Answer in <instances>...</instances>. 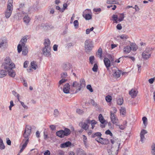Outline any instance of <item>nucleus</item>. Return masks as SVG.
<instances>
[{"instance_id": "nucleus-59", "label": "nucleus", "mask_w": 155, "mask_h": 155, "mask_svg": "<svg viewBox=\"0 0 155 155\" xmlns=\"http://www.w3.org/2000/svg\"><path fill=\"white\" fill-rule=\"evenodd\" d=\"M67 81V80L65 79H62L61 80H60L59 82V84L60 85L62 83L65 82L66 81Z\"/></svg>"}, {"instance_id": "nucleus-9", "label": "nucleus", "mask_w": 155, "mask_h": 155, "mask_svg": "<svg viewBox=\"0 0 155 155\" xmlns=\"http://www.w3.org/2000/svg\"><path fill=\"white\" fill-rule=\"evenodd\" d=\"M27 39L25 37H24L21 39L19 44L17 47L18 51V53H20L22 51V48H23L25 45V44L26 42Z\"/></svg>"}, {"instance_id": "nucleus-62", "label": "nucleus", "mask_w": 155, "mask_h": 155, "mask_svg": "<svg viewBox=\"0 0 155 155\" xmlns=\"http://www.w3.org/2000/svg\"><path fill=\"white\" fill-rule=\"evenodd\" d=\"M61 75V77L63 78H65L67 76V73L66 72L62 73Z\"/></svg>"}, {"instance_id": "nucleus-43", "label": "nucleus", "mask_w": 155, "mask_h": 155, "mask_svg": "<svg viewBox=\"0 0 155 155\" xmlns=\"http://www.w3.org/2000/svg\"><path fill=\"white\" fill-rule=\"evenodd\" d=\"M142 120L143 122V123L144 125L145 126H146L147 124V118L146 117H144L142 118Z\"/></svg>"}, {"instance_id": "nucleus-37", "label": "nucleus", "mask_w": 155, "mask_h": 155, "mask_svg": "<svg viewBox=\"0 0 155 155\" xmlns=\"http://www.w3.org/2000/svg\"><path fill=\"white\" fill-rule=\"evenodd\" d=\"M117 111L116 108L115 107H112V110L110 111V114H115Z\"/></svg>"}, {"instance_id": "nucleus-53", "label": "nucleus", "mask_w": 155, "mask_h": 155, "mask_svg": "<svg viewBox=\"0 0 155 155\" xmlns=\"http://www.w3.org/2000/svg\"><path fill=\"white\" fill-rule=\"evenodd\" d=\"M13 94L15 96L17 97L18 101H19V95L15 91H13Z\"/></svg>"}, {"instance_id": "nucleus-12", "label": "nucleus", "mask_w": 155, "mask_h": 155, "mask_svg": "<svg viewBox=\"0 0 155 155\" xmlns=\"http://www.w3.org/2000/svg\"><path fill=\"white\" fill-rule=\"evenodd\" d=\"M111 141L113 145L112 147H114L116 150H118L120 144V141L119 140H111Z\"/></svg>"}, {"instance_id": "nucleus-26", "label": "nucleus", "mask_w": 155, "mask_h": 155, "mask_svg": "<svg viewBox=\"0 0 155 155\" xmlns=\"http://www.w3.org/2000/svg\"><path fill=\"white\" fill-rule=\"evenodd\" d=\"M7 74V72L5 70H0V78H2L5 77Z\"/></svg>"}, {"instance_id": "nucleus-46", "label": "nucleus", "mask_w": 155, "mask_h": 155, "mask_svg": "<svg viewBox=\"0 0 155 155\" xmlns=\"http://www.w3.org/2000/svg\"><path fill=\"white\" fill-rule=\"evenodd\" d=\"M95 58L94 56H91L89 58V61L90 63L92 64L94 63Z\"/></svg>"}, {"instance_id": "nucleus-44", "label": "nucleus", "mask_w": 155, "mask_h": 155, "mask_svg": "<svg viewBox=\"0 0 155 155\" xmlns=\"http://www.w3.org/2000/svg\"><path fill=\"white\" fill-rule=\"evenodd\" d=\"M117 103L118 104L121 105L123 103V100L122 99L119 98L117 100Z\"/></svg>"}, {"instance_id": "nucleus-49", "label": "nucleus", "mask_w": 155, "mask_h": 155, "mask_svg": "<svg viewBox=\"0 0 155 155\" xmlns=\"http://www.w3.org/2000/svg\"><path fill=\"white\" fill-rule=\"evenodd\" d=\"M74 25L76 28H77L78 27V22L77 20H75L74 22Z\"/></svg>"}, {"instance_id": "nucleus-61", "label": "nucleus", "mask_w": 155, "mask_h": 155, "mask_svg": "<svg viewBox=\"0 0 155 155\" xmlns=\"http://www.w3.org/2000/svg\"><path fill=\"white\" fill-rule=\"evenodd\" d=\"M49 127L50 129L52 130H56V126L54 125H51Z\"/></svg>"}, {"instance_id": "nucleus-57", "label": "nucleus", "mask_w": 155, "mask_h": 155, "mask_svg": "<svg viewBox=\"0 0 155 155\" xmlns=\"http://www.w3.org/2000/svg\"><path fill=\"white\" fill-rule=\"evenodd\" d=\"M105 134L107 135H109L111 136H113V134L111 132L110 130H108L105 131Z\"/></svg>"}, {"instance_id": "nucleus-52", "label": "nucleus", "mask_w": 155, "mask_h": 155, "mask_svg": "<svg viewBox=\"0 0 155 155\" xmlns=\"http://www.w3.org/2000/svg\"><path fill=\"white\" fill-rule=\"evenodd\" d=\"M59 114V111L57 109L54 110V115L55 117L58 116Z\"/></svg>"}, {"instance_id": "nucleus-20", "label": "nucleus", "mask_w": 155, "mask_h": 155, "mask_svg": "<svg viewBox=\"0 0 155 155\" xmlns=\"http://www.w3.org/2000/svg\"><path fill=\"white\" fill-rule=\"evenodd\" d=\"M70 85L68 83L66 84L64 86L63 91L66 94H68L69 92Z\"/></svg>"}, {"instance_id": "nucleus-33", "label": "nucleus", "mask_w": 155, "mask_h": 155, "mask_svg": "<svg viewBox=\"0 0 155 155\" xmlns=\"http://www.w3.org/2000/svg\"><path fill=\"white\" fill-rule=\"evenodd\" d=\"M83 16L87 20H90L92 18L91 15L90 14H83Z\"/></svg>"}, {"instance_id": "nucleus-15", "label": "nucleus", "mask_w": 155, "mask_h": 155, "mask_svg": "<svg viewBox=\"0 0 155 155\" xmlns=\"http://www.w3.org/2000/svg\"><path fill=\"white\" fill-rule=\"evenodd\" d=\"M110 118L113 124L117 125L118 119L115 114H110Z\"/></svg>"}, {"instance_id": "nucleus-30", "label": "nucleus", "mask_w": 155, "mask_h": 155, "mask_svg": "<svg viewBox=\"0 0 155 155\" xmlns=\"http://www.w3.org/2000/svg\"><path fill=\"white\" fill-rule=\"evenodd\" d=\"M102 135V134L100 132H97L93 134L92 135L91 137L92 138H94L96 137H101Z\"/></svg>"}, {"instance_id": "nucleus-18", "label": "nucleus", "mask_w": 155, "mask_h": 155, "mask_svg": "<svg viewBox=\"0 0 155 155\" xmlns=\"http://www.w3.org/2000/svg\"><path fill=\"white\" fill-rule=\"evenodd\" d=\"M138 92L137 90L132 89L129 91V93L132 98H134L137 96Z\"/></svg>"}, {"instance_id": "nucleus-25", "label": "nucleus", "mask_w": 155, "mask_h": 155, "mask_svg": "<svg viewBox=\"0 0 155 155\" xmlns=\"http://www.w3.org/2000/svg\"><path fill=\"white\" fill-rule=\"evenodd\" d=\"M31 68L35 70L38 68L37 63L34 61H33L31 62Z\"/></svg>"}, {"instance_id": "nucleus-48", "label": "nucleus", "mask_w": 155, "mask_h": 155, "mask_svg": "<svg viewBox=\"0 0 155 155\" xmlns=\"http://www.w3.org/2000/svg\"><path fill=\"white\" fill-rule=\"evenodd\" d=\"M87 88L90 92H92L93 91V90L91 85H87Z\"/></svg>"}, {"instance_id": "nucleus-2", "label": "nucleus", "mask_w": 155, "mask_h": 155, "mask_svg": "<svg viewBox=\"0 0 155 155\" xmlns=\"http://www.w3.org/2000/svg\"><path fill=\"white\" fill-rule=\"evenodd\" d=\"M80 83L77 81H75L73 82L72 87L78 89L76 91V92L80 91L82 88L85 87L86 85L85 82L84 78H81L80 81Z\"/></svg>"}, {"instance_id": "nucleus-63", "label": "nucleus", "mask_w": 155, "mask_h": 155, "mask_svg": "<svg viewBox=\"0 0 155 155\" xmlns=\"http://www.w3.org/2000/svg\"><path fill=\"white\" fill-rule=\"evenodd\" d=\"M6 140V143L7 144L9 145H10L11 143V140L9 139L8 138H7Z\"/></svg>"}, {"instance_id": "nucleus-8", "label": "nucleus", "mask_w": 155, "mask_h": 155, "mask_svg": "<svg viewBox=\"0 0 155 155\" xmlns=\"http://www.w3.org/2000/svg\"><path fill=\"white\" fill-rule=\"evenodd\" d=\"M113 72V75L114 78H117L120 77L121 74L122 73V75H124L125 72L122 73V71L118 69V68L114 67L112 68Z\"/></svg>"}, {"instance_id": "nucleus-19", "label": "nucleus", "mask_w": 155, "mask_h": 155, "mask_svg": "<svg viewBox=\"0 0 155 155\" xmlns=\"http://www.w3.org/2000/svg\"><path fill=\"white\" fill-rule=\"evenodd\" d=\"M104 61L107 70H108L111 65L110 60L108 58H104Z\"/></svg>"}, {"instance_id": "nucleus-40", "label": "nucleus", "mask_w": 155, "mask_h": 155, "mask_svg": "<svg viewBox=\"0 0 155 155\" xmlns=\"http://www.w3.org/2000/svg\"><path fill=\"white\" fill-rule=\"evenodd\" d=\"M98 69V66L97 64H95L94 65V66L93 68H92V70L95 72H96L97 71V69Z\"/></svg>"}, {"instance_id": "nucleus-58", "label": "nucleus", "mask_w": 155, "mask_h": 155, "mask_svg": "<svg viewBox=\"0 0 155 155\" xmlns=\"http://www.w3.org/2000/svg\"><path fill=\"white\" fill-rule=\"evenodd\" d=\"M20 102L21 105L23 106V107L25 109H27L28 108V107L26 105H25L24 103L22 101H19Z\"/></svg>"}, {"instance_id": "nucleus-50", "label": "nucleus", "mask_w": 155, "mask_h": 155, "mask_svg": "<svg viewBox=\"0 0 155 155\" xmlns=\"http://www.w3.org/2000/svg\"><path fill=\"white\" fill-rule=\"evenodd\" d=\"M25 139H24L23 142H24V144L27 145L29 141V137L25 138Z\"/></svg>"}, {"instance_id": "nucleus-41", "label": "nucleus", "mask_w": 155, "mask_h": 155, "mask_svg": "<svg viewBox=\"0 0 155 155\" xmlns=\"http://www.w3.org/2000/svg\"><path fill=\"white\" fill-rule=\"evenodd\" d=\"M124 17V15L123 14H120L119 16V18L118 19V21H122Z\"/></svg>"}, {"instance_id": "nucleus-11", "label": "nucleus", "mask_w": 155, "mask_h": 155, "mask_svg": "<svg viewBox=\"0 0 155 155\" xmlns=\"http://www.w3.org/2000/svg\"><path fill=\"white\" fill-rule=\"evenodd\" d=\"M31 131V127L29 125H27L26 126L25 132L23 134L24 138L29 137Z\"/></svg>"}, {"instance_id": "nucleus-27", "label": "nucleus", "mask_w": 155, "mask_h": 155, "mask_svg": "<svg viewBox=\"0 0 155 155\" xmlns=\"http://www.w3.org/2000/svg\"><path fill=\"white\" fill-rule=\"evenodd\" d=\"M102 49L100 48H99L97 52V55L101 59H102Z\"/></svg>"}, {"instance_id": "nucleus-32", "label": "nucleus", "mask_w": 155, "mask_h": 155, "mask_svg": "<svg viewBox=\"0 0 155 155\" xmlns=\"http://www.w3.org/2000/svg\"><path fill=\"white\" fill-rule=\"evenodd\" d=\"M69 63H64L62 65V68L64 69V70L65 71H67L69 69Z\"/></svg>"}, {"instance_id": "nucleus-34", "label": "nucleus", "mask_w": 155, "mask_h": 155, "mask_svg": "<svg viewBox=\"0 0 155 155\" xmlns=\"http://www.w3.org/2000/svg\"><path fill=\"white\" fill-rule=\"evenodd\" d=\"M120 112L121 114L124 115L126 112L125 108L123 107H121L120 110Z\"/></svg>"}, {"instance_id": "nucleus-35", "label": "nucleus", "mask_w": 155, "mask_h": 155, "mask_svg": "<svg viewBox=\"0 0 155 155\" xmlns=\"http://www.w3.org/2000/svg\"><path fill=\"white\" fill-rule=\"evenodd\" d=\"M91 125V128L92 129H93L94 128L95 124H96L97 122L94 120H92L90 121V123Z\"/></svg>"}, {"instance_id": "nucleus-29", "label": "nucleus", "mask_w": 155, "mask_h": 155, "mask_svg": "<svg viewBox=\"0 0 155 155\" xmlns=\"http://www.w3.org/2000/svg\"><path fill=\"white\" fill-rule=\"evenodd\" d=\"M23 48V51H22L23 54L24 55H26L28 52V49L25 46L23 48Z\"/></svg>"}, {"instance_id": "nucleus-13", "label": "nucleus", "mask_w": 155, "mask_h": 155, "mask_svg": "<svg viewBox=\"0 0 155 155\" xmlns=\"http://www.w3.org/2000/svg\"><path fill=\"white\" fill-rule=\"evenodd\" d=\"M8 46L6 38L3 37L0 39V48H5Z\"/></svg>"}, {"instance_id": "nucleus-5", "label": "nucleus", "mask_w": 155, "mask_h": 155, "mask_svg": "<svg viewBox=\"0 0 155 155\" xmlns=\"http://www.w3.org/2000/svg\"><path fill=\"white\" fill-rule=\"evenodd\" d=\"M71 133V130L69 129L66 128L64 130H61L57 131L56 132V134L57 136L61 138H63L65 136L69 135Z\"/></svg>"}, {"instance_id": "nucleus-60", "label": "nucleus", "mask_w": 155, "mask_h": 155, "mask_svg": "<svg viewBox=\"0 0 155 155\" xmlns=\"http://www.w3.org/2000/svg\"><path fill=\"white\" fill-rule=\"evenodd\" d=\"M17 16H18L17 18L18 19H21L22 16L21 14L20 13H18L17 14Z\"/></svg>"}, {"instance_id": "nucleus-45", "label": "nucleus", "mask_w": 155, "mask_h": 155, "mask_svg": "<svg viewBox=\"0 0 155 155\" xmlns=\"http://www.w3.org/2000/svg\"><path fill=\"white\" fill-rule=\"evenodd\" d=\"M105 99L107 102H110L112 100L111 97L110 96L108 95L106 97Z\"/></svg>"}, {"instance_id": "nucleus-24", "label": "nucleus", "mask_w": 155, "mask_h": 155, "mask_svg": "<svg viewBox=\"0 0 155 155\" xmlns=\"http://www.w3.org/2000/svg\"><path fill=\"white\" fill-rule=\"evenodd\" d=\"M131 50V47L130 46H127L124 48V52L126 53H129Z\"/></svg>"}, {"instance_id": "nucleus-14", "label": "nucleus", "mask_w": 155, "mask_h": 155, "mask_svg": "<svg viewBox=\"0 0 155 155\" xmlns=\"http://www.w3.org/2000/svg\"><path fill=\"white\" fill-rule=\"evenodd\" d=\"M118 150L114 147H108L107 151L109 155H117Z\"/></svg>"}, {"instance_id": "nucleus-21", "label": "nucleus", "mask_w": 155, "mask_h": 155, "mask_svg": "<svg viewBox=\"0 0 155 155\" xmlns=\"http://www.w3.org/2000/svg\"><path fill=\"white\" fill-rule=\"evenodd\" d=\"M77 155H93L91 153L87 154L86 152L82 149H78L77 150Z\"/></svg>"}, {"instance_id": "nucleus-51", "label": "nucleus", "mask_w": 155, "mask_h": 155, "mask_svg": "<svg viewBox=\"0 0 155 155\" xmlns=\"http://www.w3.org/2000/svg\"><path fill=\"white\" fill-rule=\"evenodd\" d=\"M94 29L93 27H92L90 29H87L86 30V34H88L90 33V32L92 31Z\"/></svg>"}, {"instance_id": "nucleus-23", "label": "nucleus", "mask_w": 155, "mask_h": 155, "mask_svg": "<svg viewBox=\"0 0 155 155\" xmlns=\"http://www.w3.org/2000/svg\"><path fill=\"white\" fill-rule=\"evenodd\" d=\"M71 143L68 141L65 143H61L60 145V147L61 148H65L71 145Z\"/></svg>"}, {"instance_id": "nucleus-36", "label": "nucleus", "mask_w": 155, "mask_h": 155, "mask_svg": "<svg viewBox=\"0 0 155 155\" xmlns=\"http://www.w3.org/2000/svg\"><path fill=\"white\" fill-rule=\"evenodd\" d=\"M127 121H125L124 122V125H119V128L121 130H124L125 127H126V124H127Z\"/></svg>"}, {"instance_id": "nucleus-47", "label": "nucleus", "mask_w": 155, "mask_h": 155, "mask_svg": "<svg viewBox=\"0 0 155 155\" xmlns=\"http://www.w3.org/2000/svg\"><path fill=\"white\" fill-rule=\"evenodd\" d=\"M58 155H64V152L61 150H59L57 151Z\"/></svg>"}, {"instance_id": "nucleus-28", "label": "nucleus", "mask_w": 155, "mask_h": 155, "mask_svg": "<svg viewBox=\"0 0 155 155\" xmlns=\"http://www.w3.org/2000/svg\"><path fill=\"white\" fill-rule=\"evenodd\" d=\"M30 19L28 15L25 16L23 18L24 22L27 24H28L30 21Z\"/></svg>"}, {"instance_id": "nucleus-39", "label": "nucleus", "mask_w": 155, "mask_h": 155, "mask_svg": "<svg viewBox=\"0 0 155 155\" xmlns=\"http://www.w3.org/2000/svg\"><path fill=\"white\" fill-rule=\"evenodd\" d=\"M112 18H113V20L115 21V23H117L118 18V16L116 15H113Z\"/></svg>"}, {"instance_id": "nucleus-38", "label": "nucleus", "mask_w": 155, "mask_h": 155, "mask_svg": "<svg viewBox=\"0 0 155 155\" xmlns=\"http://www.w3.org/2000/svg\"><path fill=\"white\" fill-rule=\"evenodd\" d=\"M83 139L85 146H87V139L86 137L84 135H83Z\"/></svg>"}, {"instance_id": "nucleus-3", "label": "nucleus", "mask_w": 155, "mask_h": 155, "mask_svg": "<svg viewBox=\"0 0 155 155\" xmlns=\"http://www.w3.org/2000/svg\"><path fill=\"white\" fill-rule=\"evenodd\" d=\"M13 0H8L7 8L5 12V16L6 18H8L11 15L13 9Z\"/></svg>"}, {"instance_id": "nucleus-31", "label": "nucleus", "mask_w": 155, "mask_h": 155, "mask_svg": "<svg viewBox=\"0 0 155 155\" xmlns=\"http://www.w3.org/2000/svg\"><path fill=\"white\" fill-rule=\"evenodd\" d=\"M98 118L100 121L101 122V123L104 124V119L102 115L101 114H100L99 115Z\"/></svg>"}, {"instance_id": "nucleus-42", "label": "nucleus", "mask_w": 155, "mask_h": 155, "mask_svg": "<svg viewBox=\"0 0 155 155\" xmlns=\"http://www.w3.org/2000/svg\"><path fill=\"white\" fill-rule=\"evenodd\" d=\"M120 38L121 39H122L123 40L125 41L126 40L127 38H128V37L127 35H122L120 36Z\"/></svg>"}, {"instance_id": "nucleus-55", "label": "nucleus", "mask_w": 155, "mask_h": 155, "mask_svg": "<svg viewBox=\"0 0 155 155\" xmlns=\"http://www.w3.org/2000/svg\"><path fill=\"white\" fill-rule=\"evenodd\" d=\"M76 112L79 114H82L84 112L82 110L79 109H76Z\"/></svg>"}, {"instance_id": "nucleus-4", "label": "nucleus", "mask_w": 155, "mask_h": 155, "mask_svg": "<svg viewBox=\"0 0 155 155\" xmlns=\"http://www.w3.org/2000/svg\"><path fill=\"white\" fill-rule=\"evenodd\" d=\"M2 66L5 69H8L10 67L15 68V64L12 62L10 58L8 57L6 58Z\"/></svg>"}, {"instance_id": "nucleus-54", "label": "nucleus", "mask_w": 155, "mask_h": 155, "mask_svg": "<svg viewBox=\"0 0 155 155\" xmlns=\"http://www.w3.org/2000/svg\"><path fill=\"white\" fill-rule=\"evenodd\" d=\"M24 5L25 4L24 3H20L19 5V8H18V9L19 10H21V9H22L24 8Z\"/></svg>"}, {"instance_id": "nucleus-64", "label": "nucleus", "mask_w": 155, "mask_h": 155, "mask_svg": "<svg viewBox=\"0 0 155 155\" xmlns=\"http://www.w3.org/2000/svg\"><path fill=\"white\" fill-rule=\"evenodd\" d=\"M117 29L120 30L122 28V27L120 24H118L117 26Z\"/></svg>"}, {"instance_id": "nucleus-22", "label": "nucleus", "mask_w": 155, "mask_h": 155, "mask_svg": "<svg viewBox=\"0 0 155 155\" xmlns=\"http://www.w3.org/2000/svg\"><path fill=\"white\" fill-rule=\"evenodd\" d=\"M147 133V132L146 130H143L140 132V136L141 141L142 143L143 142V139H145L144 134Z\"/></svg>"}, {"instance_id": "nucleus-16", "label": "nucleus", "mask_w": 155, "mask_h": 155, "mask_svg": "<svg viewBox=\"0 0 155 155\" xmlns=\"http://www.w3.org/2000/svg\"><path fill=\"white\" fill-rule=\"evenodd\" d=\"M14 68L10 67L8 69H5L7 71L9 76L12 78L14 77L16 75L15 71L12 69Z\"/></svg>"}, {"instance_id": "nucleus-7", "label": "nucleus", "mask_w": 155, "mask_h": 155, "mask_svg": "<svg viewBox=\"0 0 155 155\" xmlns=\"http://www.w3.org/2000/svg\"><path fill=\"white\" fill-rule=\"evenodd\" d=\"M84 47L86 52L88 54L93 47L92 41L88 40H86L85 42Z\"/></svg>"}, {"instance_id": "nucleus-17", "label": "nucleus", "mask_w": 155, "mask_h": 155, "mask_svg": "<svg viewBox=\"0 0 155 155\" xmlns=\"http://www.w3.org/2000/svg\"><path fill=\"white\" fill-rule=\"evenodd\" d=\"M95 140L98 142L102 144H106L108 143V140L107 139H104L100 137H98L95 139Z\"/></svg>"}, {"instance_id": "nucleus-6", "label": "nucleus", "mask_w": 155, "mask_h": 155, "mask_svg": "<svg viewBox=\"0 0 155 155\" xmlns=\"http://www.w3.org/2000/svg\"><path fill=\"white\" fill-rule=\"evenodd\" d=\"M152 48H146L145 50L142 54V56L143 59L147 60L150 58L151 54Z\"/></svg>"}, {"instance_id": "nucleus-56", "label": "nucleus", "mask_w": 155, "mask_h": 155, "mask_svg": "<svg viewBox=\"0 0 155 155\" xmlns=\"http://www.w3.org/2000/svg\"><path fill=\"white\" fill-rule=\"evenodd\" d=\"M115 2V1L114 0H107V3L108 4H114Z\"/></svg>"}, {"instance_id": "nucleus-1", "label": "nucleus", "mask_w": 155, "mask_h": 155, "mask_svg": "<svg viewBox=\"0 0 155 155\" xmlns=\"http://www.w3.org/2000/svg\"><path fill=\"white\" fill-rule=\"evenodd\" d=\"M50 42L49 39H45L44 42L45 47L43 49V52L44 55L49 56L50 54L51 47L50 46Z\"/></svg>"}, {"instance_id": "nucleus-10", "label": "nucleus", "mask_w": 155, "mask_h": 155, "mask_svg": "<svg viewBox=\"0 0 155 155\" xmlns=\"http://www.w3.org/2000/svg\"><path fill=\"white\" fill-rule=\"evenodd\" d=\"M90 123V120L87 119L84 122H81L79 124V126L83 129L86 130L89 128V125Z\"/></svg>"}]
</instances>
